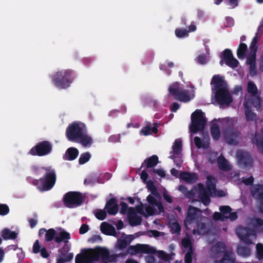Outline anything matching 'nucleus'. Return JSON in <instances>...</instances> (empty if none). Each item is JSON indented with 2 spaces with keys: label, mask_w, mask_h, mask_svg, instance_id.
<instances>
[{
  "label": "nucleus",
  "mask_w": 263,
  "mask_h": 263,
  "mask_svg": "<svg viewBox=\"0 0 263 263\" xmlns=\"http://www.w3.org/2000/svg\"><path fill=\"white\" fill-rule=\"evenodd\" d=\"M95 215L98 219L103 220L107 216V212L104 210H99L96 212Z\"/></svg>",
  "instance_id": "3c124183"
},
{
  "label": "nucleus",
  "mask_w": 263,
  "mask_h": 263,
  "mask_svg": "<svg viewBox=\"0 0 263 263\" xmlns=\"http://www.w3.org/2000/svg\"><path fill=\"white\" fill-rule=\"evenodd\" d=\"M182 246L185 248H189V250L193 251L192 243L187 238H184L181 240Z\"/></svg>",
  "instance_id": "864d4df0"
},
{
  "label": "nucleus",
  "mask_w": 263,
  "mask_h": 263,
  "mask_svg": "<svg viewBox=\"0 0 263 263\" xmlns=\"http://www.w3.org/2000/svg\"><path fill=\"white\" fill-rule=\"evenodd\" d=\"M211 134L212 138L215 140H218L220 137V130L218 125L213 124L211 127Z\"/></svg>",
  "instance_id": "c9c22d12"
},
{
  "label": "nucleus",
  "mask_w": 263,
  "mask_h": 263,
  "mask_svg": "<svg viewBox=\"0 0 263 263\" xmlns=\"http://www.w3.org/2000/svg\"><path fill=\"white\" fill-rule=\"evenodd\" d=\"M70 239V235L68 232L63 230L58 234L53 228H50L47 230L45 234V240L47 242L54 240L55 242L60 243L63 241H64V240H69Z\"/></svg>",
  "instance_id": "1a4fd4ad"
},
{
  "label": "nucleus",
  "mask_w": 263,
  "mask_h": 263,
  "mask_svg": "<svg viewBox=\"0 0 263 263\" xmlns=\"http://www.w3.org/2000/svg\"><path fill=\"white\" fill-rule=\"evenodd\" d=\"M125 241L123 239H119L117 242L116 248L120 250L125 249L128 246V243Z\"/></svg>",
  "instance_id": "8fccbe9b"
},
{
  "label": "nucleus",
  "mask_w": 263,
  "mask_h": 263,
  "mask_svg": "<svg viewBox=\"0 0 263 263\" xmlns=\"http://www.w3.org/2000/svg\"><path fill=\"white\" fill-rule=\"evenodd\" d=\"M259 39L256 35H255L252 39L249 46L250 52L257 53L258 49V42Z\"/></svg>",
  "instance_id": "4c0bfd02"
},
{
  "label": "nucleus",
  "mask_w": 263,
  "mask_h": 263,
  "mask_svg": "<svg viewBox=\"0 0 263 263\" xmlns=\"http://www.w3.org/2000/svg\"><path fill=\"white\" fill-rule=\"evenodd\" d=\"M196 62L199 64L204 65L206 64L208 59L206 55L205 54H200L195 59Z\"/></svg>",
  "instance_id": "603ef678"
},
{
  "label": "nucleus",
  "mask_w": 263,
  "mask_h": 263,
  "mask_svg": "<svg viewBox=\"0 0 263 263\" xmlns=\"http://www.w3.org/2000/svg\"><path fill=\"white\" fill-rule=\"evenodd\" d=\"M9 211V208L6 204L0 203V215H6Z\"/></svg>",
  "instance_id": "5fc2aeb1"
},
{
  "label": "nucleus",
  "mask_w": 263,
  "mask_h": 263,
  "mask_svg": "<svg viewBox=\"0 0 263 263\" xmlns=\"http://www.w3.org/2000/svg\"><path fill=\"white\" fill-rule=\"evenodd\" d=\"M109 215H115L119 211V206L117 203V200L115 198H111L108 200L104 207Z\"/></svg>",
  "instance_id": "6ab92c4d"
},
{
  "label": "nucleus",
  "mask_w": 263,
  "mask_h": 263,
  "mask_svg": "<svg viewBox=\"0 0 263 263\" xmlns=\"http://www.w3.org/2000/svg\"><path fill=\"white\" fill-rule=\"evenodd\" d=\"M256 256L259 260L263 259V245L261 243L256 245Z\"/></svg>",
  "instance_id": "09e8293b"
},
{
  "label": "nucleus",
  "mask_w": 263,
  "mask_h": 263,
  "mask_svg": "<svg viewBox=\"0 0 263 263\" xmlns=\"http://www.w3.org/2000/svg\"><path fill=\"white\" fill-rule=\"evenodd\" d=\"M219 210L223 215L227 216L232 211V209L229 205H223L220 207Z\"/></svg>",
  "instance_id": "6e6d98bb"
},
{
  "label": "nucleus",
  "mask_w": 263,
  "mask_h": 263,
  "mask_svg": "<svg viewBox=\"0 0 263 263\" xmlns=\"http://www.w3.org/2000/svg\"><path fill=\"white\" fill-rule=\"evenodd\" d=\"M41 250L39 240H36L33 243L32 252L34 254L39 253Z\"/></svg>",
  "instance_id": "680f3d73"
},
{
  "label": "nucleus",
  "mask_w": 263,
  "mask_h": 263,
  "mask_svg": "<svg viewBox=\"0 0 263 263\" xmlns=\"http://www.w3.org/2000/svg\"><path fill=\"white\" fill-rule=\"evenodd\" d=\"M236 233L240 239L248 245L252 243L250 239V236L255 235L254 230L242 227H239L237 228Z\"/></svg>",
  "instance_id": "4468645a"
},
{
  "label": "nucleus",
  "mask_w": 263,
  "mask_h": 263,
  "mask_svg": "<svg viewBox=\"0 0 263 263\" xmlns=\"http://www.w3.org/2000/svg\"><path fill=\"white\" fill-rule=\"evenodd\" d=\"M158 126L159 124L157 123H152L147 122L146 125L141 129L140 134L145 136L150 135L152 133L157 134Z\"/></svg>",
  "instance_id": "a211bd4d"
},
{
  "label": "nucleus",
  "mask_w": 263,
  "mask_h": 263,
  "mask_svg": "<svg viewBox=\"0 0 263 263\" xmlns=\"http://www.w3.org/2000/svg\"><path fill=\"white\" fill-rule=\"evenodd\" d=\"M213 248H215L217 252H224L226 250V245L222 242H218Z\"/></svg>",
  "instance_id": "4d7b16f0"
},
{
  "label": "nucleus",
  "mask_w": 263,
  "mask_h": 263,
  "mask_svg": "<svg viewBox=\"0 0 263 263\" xmlns=\"http://www.w3.org/2000/svg\"><path fill=\"white\" fill-rule=\"evenodd\" d=\"M158 162V157L156 155H154L144 160V162L142 164L141 168L142 167L144 164H146L147 168H151L156 166Z\"/></svg>",
  "instance_id": "c85d7f7f"
},
{
  "label": "nucleus",
  "mask_w": 263,
  "mask_h": 263,
  "mask_svg": "<svg viewBox=\"0 0 263 263\" xmlns=\"http://www.w3.org/2000/svg\"><path fill=\"white\" fill-rule=\"evenodd\" d=\"M73 257V253H69V255L67 258H59L57 259L56 263H65V262H68L70 261Z\"/></svg>",
  "instance_id": "e2e57ef3"
},
{
  "label": "nucleus",
  "mask_w": 263,
  "mask_h": 263,
  "mask_svg": "<svg viewBox=\"0 0 263 263\" xmlns=\"http://www.w3.org/2000/svg\"><path fill=\"white\" fill-rule=\"evenodd\" d=\"M100 257H101L103 261H108L109 262L114 261L116 258L114 256H110V252L107 249L99 248L91 256L90 260V261L92 260L97 261Z\"/></svg>",
  "instance_id": "ddd939ff"
},
{
  "label": "nucleus",
  "mask_w": 263,
  "mask_h": 263,
  "mask_svg": "<svg viewBox=\"0 0 263 263\" xmlns=\"http://www.w3.org/2000/svg\"><path fill=\"white\" fill-rule=\"evenodd\" d=\"M185 263H192V251L188 250L184 257Z\"/></svg>",
  "instance_id": "0e129e2a"
},
{
  "label": "nucleus",
  "mask_w": 263,
  "mask_h": 263,
  "mask_svg": "<svg viewBox=\"0 0 263 263\" xmlns=\"http://www.w3.org/2000/svg\"><path fill=\"white\" fill-rule=\"evenodd\" d=\"M219 263H235V259L229 252H226Z\"/></svg>",
  "instance_id": "ea45409f"
},
{
  "label": "nucleus",
  "mask_w": 263,
  "mask_h": 263,
  "mask_svg": "<svg viewBox=\"0 0 263 263\" xmlns=\"http://www.w3.org/2000/svg\"><path fill=\"white\" fill-rule=\"evenodd\" d=\"M82 193L79 192L70 191L66 193L63 197V202L68 208L72 209L80 206L84 201Z\"/></svg>",
  "instance_id": "6e6552de"
},
{
  "label": "nucleus",
  "mask_w": 263,
  "mask_h": 263,
  "mask_svg": "<svg viewBox=\"0 0 263 263\" xmlns=\"http://www.w3.org/2000/svg\"><path fill=\"white\" fill-rule=\"evenodd\" d=\"M191 121L190 130L192 133L196 134L204 129L206 121L201 110L196 109L192 114Z\"/></svg>",
  "instance_id": "39448f33"
},
{
  "label": "nucleus",
  "mask_w": 263,
  "mask_h": 263,
  "mask_svg": "<svg viewBox=\"0 0 263 263\" xmlns=\"http://www.w3.org/2000/svg\"><path fill=\"white\" fill-rule=\"evenodd\" d=\"M246 63L248 65L256 63V53L249 52L247 57Z\"/></svg>",
  "instance_id": "c03bdc74"
},
{
  "label": "nucleus",
  "mask_w": 263,
  "mask_h": 263,
  "mask_svg": "<svg viewBox=\"0 0 263 263\" xmlns=\"http://www.w3.org/2000/svg\"><path fill=\"white\" fill-rule=\"evenodd\" d=\"M240 133L234 128L227 129L224 133L225 139L229 144L236 145L238 144Z\"/></svg>",
  "instance_id": "2eb2a0df"
},
{
  "label": "nucleus",
  "mask_w": 263,
  "mask_h": 263,
  "mask_svg": "<svg viewBox=\"0 0 263 263\" xmlns=\"http://www.w3.org/2000/svg\"><path fill=\"white\" fill-rule=\"evenodd\" d=\"M254 228L260 227L263 226V219L260 218H255L252 220Z\"/></svg>",
  "instance_id": "13d9d810"
},
{
  "label": "nucleus",
  "mask_w": 263,
  "mask_h": 263,
  "mask_svg": "<svg viewBox=\"0 0 263 263\" xmlns=\"http://www.w3.org/2000/svg\"><path fill=\"white\" fill-rule=\"evenodd\" d=\"M169 93L173 96L174 99L182 102H189L193 98L190 95V91L187 89H181L180 84L178 82H175L171 84L168 88Z\"/></svg>",
  "instance_id": "0eeeda50"
},
{
  "label": "nucleus",
  "mask_w": 263,
  "mask_h": 263,
  "mask_svg": "<svg viewBox=\"0 0 263 263\" xmlns=\"http://www.w3.org/2000/svg\"><path fill=\"white\" fill-rule=\"evenodd\" d=\"M252 194L259 201V211L263 213V185H257L252 191Z\"/></svg>",
  "instance_id": "aec40b11"
},
{
  "label": "nucleus",
  "mask_w": 263,
  "mask_h": 263,
  "mask_svg": "<svg viewBox=\"0 0 263 263\" xmlns=\"http://www.w3.org/2000/svg\"><path fill=\"white\" fill-rule=\"evenodd\" d=\"M248 51V46L246 44L240 43L237 49V55L239 59L243 60L246 57Z\"/></svg>",
  "instance_id": "2f4dec72"
},
{
  "label": "nucleus",
  "mask_w": 263,
  "mask_h": 263,
  "mask_svg": "<svg viewBox=\"0 0 263 263\" xmlns=\"http://www.w3.org/2000/svg\"><path fill=\"white\" fill-rule=\"evenodd\" d=\"M100 230L104 234L114 236L117 235V232L115 227L107 222H102L100 226Z\"/></svg>",
  "instance_id": "412c9836"
},
{
  "label": "nucleus",
  "mask_w": 263,
  "mask_h": 263,
  "mask_svg": "<svg viewBox=\"0 0 263 263\" xmlns=\"http://www.w3.org/2000/svg\"><path fill=\"white\" fill-rule=\"evenodd\" d=\"M189 31L186 29L177 28L175 30V35L177 37L181 38L189 35Z\"/></svg>",
  "instance_id": "de8ad7c7"
},
{
  "label": "nucleus",
  "mask_w": 263,
  "mask_h": 263,
  "mask_svg": "<svg viewBox=\"0 0 263 263\" xmlns=\"http://www.w3.org/2000/svg\"><path fill=\"white\" fill-rule=\"evenodd\" d=\"M194 141L196 146L198 148H201L203 147V148H208L209 147V142L202 143L200 138L199 137H195L194 139Z\"/></svg>",
  "instance_id": "a19ab883"
},
{
  "label": "nucleus",
  "mask_w": 263,
  "mask_h": 263,
  "mask_svg": "<svg viewBox=\"0 0 263 263\" xmlns=\"http://www.w3.org/2000/svg\"><path fill=\"white\" fill-rule=\"evenodd\" d=\"M179 176L181 179L188 183H194L198 179L197 174L195 173L181 172Z\"/></svg>",
  "instance_id": "4be33fe9"
},
{
  "label": "nucleus",
  "mask_w": 263,
  "mask_h": 263,
  "mask_svg": "<svg viewBox=\"0 0 263 263\" xmlns=\"http://www.w3.org/2000/svg\"><path fill=\"white\" fill-rule=\"evenodd\" d=\"M147 201L150 204L153 205H157L158 203L157 199L151 195H149L147 197Z\"/></svg>",
  "instance_id": "338daca9"
},
{
  "label": "nucleus",
  "mask_w": 263,
  "mask_h": 263,
  "mask_svg": "<svg viewBox=\"0 0 263 263\" xmlns=\"http://www.w3.org/2000/svg\"><path fill=\"white\" fill-rule=\"evenodd\" d=\"M261 101L260 95H258L256 97L252 98V103L257 110H258L261 107Z\"/></svg>",
  "instance_id": "49530a36"
},
{
  "label": "nucleus",
  "mask_w": 263,
  "mask_h": 263,
  "mask_svg": "<svg viewBox=\"0 0 263 263\" xmlns=\"http://www.w3.org/2000/svg\"><path fill=\"white\" fill-rule=\"evenodd\" d=\"M146 186L147 189L149 190L152 194H154L156 192V187L152 180H149L147 182Z\"/></svg>",
  "instance_id": "052dcab7"
},
{
  "label": "nucleus",
  "mask_w": 263,
  "mask_h": 263,
  "mask_svg": "<svg viewBox=\"0 0 263 263\" xmlns=\"http://www.w3.org/2000/svg\"><path fill=\"white\" fill-rule=\"evenodd\" d=\"M252 142L256 145L258 149L263 154V135L255 134Z\"/></svg>",
  "instance_id": "7c9ffc66"
},
{
  "label": "nucleus",
  "mask_w": 263,
  "mask_h": 263,
  "mask_svg": "<svg viewBox=\"0 0 263 263\" xmlns=\"http://www.w3.org/2000/svg\"><path fill=\"white\" fill-rule=\"evenodd\" d=\"M213 219L215 220H224L225 219V216L223 215L221 213L215 212L213 215Z\"/></svg>",
  "instance_id": "69168bd1"
},
{
  "label": "nucleus",
  "mask_w": 263,
  "mask_h": 263,
  "mask_svg": "<svg viewBox=\"0 0 263 263\" xmlns=\"http://www.w3.org/2000/svg\"><path fill=\"white\" fill-rule=\"evenodd\" d=\"M236 157L240 166L243 168H250L253 163V159L247 152L238 151L236 153Z\"/></svg>",
  "instance_id": "9b49d317"
},
{
  "label": "nucleus",
  "mask_w": 263,
  "mask_h": 263,
  "mask_svg": "<svg viewBox=\"0 0 263 263\" xmlns=\"http://www.w3.org/2000/svg\"><path fill=\"white\" fill-rule=\"evenodd\" d=\"M249 73L251 76L254 77L257 74L256 63L250 65L249 68Z\"/></svg>",
  "instance_id": "bf43d9fd"
},
{
  "label": "nucleus",
  "mask_w": 263,
  "mask_h": 263,
  "mask_svg": "<svg viewBox=\"0 0 263 263\" xmlns=\"http://www.w3.org/2000/svg\"><path fill=\"white\" fill-rule=\"evenodd\" d=\"M198 185V198L204 205L208 206L210 203L211 199L210 196L212 195V194H210L202 184L199 183Z\"/></svg>",
  "instance_id": "f3484780"
},
{
  "label": "nucleus",
  "mask_w": 263,
  "mask_h": 263,
  "mask_svg": "<svg viewBox=\"0 0 263 263\" xmlns=\"http://www.w3.org/2000/svg\"><path fill=\"white\" fill-rule=\"evenodd\" d=\"M216 179L212 176L209 175L206 177V189L210 194H213L216 191Z\"/></svg>",
  "instance_id": "bb28decb"
},
{
  "label": "nucleus",
  "mask_w": 263,
  "mask_h": 263,
  "mask_svg": "<svg viewBox=\"0 0 263 263\" xmlns=\"http://www.w3.org/2000/svg\"><path fill=\"white\" fill-rule=\"evenodd\" d=\"M31 170L35 175H41L42 170L45 171L43 176L39 179H34L31 183L36 186L40 191H47L50 190L54 185L57 175L55 171L51 166L39 167L36 165L31 166Z\"/></svg>",
  "instance_id": "f257e3e1"
},
{
  "label": "nucleus",
  "mask_w": 263,
  "mask_h": 263,
  "mask_svg": "<svg viewBox=\"0 0 263 263\" xmlns=\"http://www.w3.org/2000/svg\"><path fill=\"white\" fill-rule=\"evenodd\" d=\"M73 75L74 72L71 70H63L56 72L52 77V81L57 88L66 89L69 87L72 83Z\"/></svg>",
  "instance_id": "7ed1b4c3"
},
{
  "label": "nucleus",
  "mask_w": 263,
  "mask_h": 263,
  "mask_svg": "<svg viewBox=\"0 0 263 263\" xmlns=\"http://www.w3.org/2000/svg\"><path fill=\"white\" fill-rule=\"evenodd\" d=\"M75 262L76 263H90V260L85 255L80 253L76 255Z\"/></svg>",
  "instance_id": "58836bf2"
},
{
  "label": "nucleus",
  "mask_w": 263,
  "mask_h": 263,
  "mask_svg": "<svg viewBox=\"0 0 263 263\" xmlns=\"http://www.w3.org/2000/svg\"><path fill=\"white\" fill-rule=\"evenodd\" d=\"M170 231L172 234H179L181 231V227L177 221L174 222L170 224Z\"/></svg>",
  "instance_id": "37998d69"
},
{
  "label": "nucleus",
  "mask_w": 263,
  "mask_h": 263,
  "mask_svg": "<svg viewBox=\"0 0 263 263\" xmlns=\"http://www.w3.org/2000/svg\"><path fill=\"white\" fill-rule=\"evenodd\" d=\"M63 241L65 244L62 248L58 250V252L60 256L62 257V258H67L69 255V253L68 254V253L70 251V246L68 244V240H64Z\"/></svg>",
  "instance_id": "f704fd0d"
},
{
  "label": "nucleus",
  "mask_w": 263,
  "mask_h": 263,
  "mask_svg": "<svg viewBox=\"0 0 263 263\" xmlns=\"http://www.w3.org/2000/svg\"><path fill=\"white\" fill-rule=\"evenodd\" d=\"M1 236L5 240L15 239L17 236V233L15 231H11L7 228L4 229L2 233Z\"/></svg>",
  "instance_id": "72a5a7b5"
},
{
  "label": "nucleus",
  "mask_w": 263,
  "mask_h": 263,
  "mask_svg": "<svg viewBox=\"0 0 263 263\" xmlns=\"http://www.w3.org/2000/svg\"><path fill=\"white\" fill-rule=\"evenodd\" d=\"M87 133L83 134L82 137L78 139L79 140V142L84 147H90L93 141L91 137L87 135Z\"/></svg>",
  "instance_id": "c756f323"
},
{
  "label": "nucleus",
  "mask_w": 263,
  "mask_h": 263,
  "mask_svg": "<svg viewBox=\"0 0 263 263\" xmlns=\"http://www.w3.org/2000/svg\"><path fill=\"white\" fill-rule=\"evenodd\" d=\"M142 222V218L139 216L134 215L129 217V223L132 226L140 225Z\"/></svg>",
  "instance_id": "a18cd8bd"
},
{
  "label": "nucleus",
  "mask_w": 263,
  "mask_h": 263,
  "mask_svg": "<svg viewBox=\"0 0 263 263\" xmlns=\"http://www.w3.org/2000/svg\"><path fill=\"white\" fill-rule=\"evenodd\" d=\"M182 151V142L180 140H176L173 146V151L171 153H173L172 155L169 156V158L174 160L176 163L175 158L180 154Z\"/></svg>",
  "instance_id": "b1692460"
},
{
  "label": "nucleus",
  "mask_w": 263,
  "mask_h": 263,
  "mask_svg": "<svg viewBox=\"0 0 263 263\" xmlns=\"http://www.w3.org/2000/svg\"><path fill=\"white\" fill-rule=\"evenodd\" d=\"M91 158V155L89 152H85L81 154L79 159V163L84 164L88 162Z\"/></svg>",
  "instance_id": "79ce46f5"
},
{
  "label": "nucleus",
  "mask_w": 263,
  "mask_h": 263,
  "mask_svg": "<svg viewBox=\"0 0 263 263\" xmlns=\"http://www.w3.org/2000/svg\"><path fill=\"white\" fill-rule=\"evenodd\" d=\"M121 205V209H120V213L122 214H125L126 213L127 209H128V205L126 203L124 202H121L120 203Z\"/></svg>",
  "instance_id": "774afa93"
},
{
  "label": "nucleus",
  "mask_w": 263,
  "mask_h": 263,
  "mask_svg": "<svg viewBox=\"0 0 263 263\" xmlns=\"http://www.w3.org/2000/svg\"><path fill=\"white\" fill-rule=\"evenodd\" d=\"M84 133H87L86 125L81 122H73L66 128V135L68 140L73 141L81 138Z\"/></svg>",
  "instance_id": "20e7f679"
},
{
  "label": "nucleus",
  "mask_w": 263,
  "mask_h": 263,
  "mask_svg": "<svg viewBox=\"0 0 263 263\" xmlns=\"http://www.w3.org/2000/svg\"><path fill=\"white\" fill-rule=\"evenodd\" d=\"M247 90L252 97H255L259 95L256 85L253 81H249L247 83Z\"/></svg>",
  "instance_id": "473e14b6"
},
{
  "label": "nucleus",
  "mask_w": 263,
  "mask_h": 263,
  "mask_svg": "<svg viewBox=\"0 0 263 263\" xmlns=\"http://www.w3.org/2000/svg\"><path fill=\"white\" fill-rule=\"evenodd\" d=\"M200 209L190 205L189 206L185 219L184 221L185 229L188 230H191L193 225L198 220L199 213Z\"/></svg>",
  "instance_id": "9d476101"
},
{
  "label": "nucleus",
  "mask_w": 263,
  "mask_h": 263,
  "mask_svg": "<svg viewBox=\"0 0 263 263\" xmlns=\"http://www.w3.org/2000/svg\"><path fill=\"white\" fill-rule=\"evenodd\" d=\"M211 84L214 85L216 102L220 105H229L232 102L233 99L224 79L219 75H214L212 78Z\"/></svg>",
  "instance_id": "f03ea898"
},
{
  "label": "nucleus",
  "mask_w": 263,
  "mask_h": 263,
  "mask_svg": "<svg viewBox=\"0 0 263 263\" xmlns=\"http://www.w3.org/2000/svg\"><path fill=\"white\" fill-rule=\"evenodd\" d=\"M237 253L242 256L247 257L251 253V250L248 246H239L237 249Z\"/></svg>",
  "instance_id": "e433bc0d"
},
{
  "label": "nucleus",
  "mask_w": 263,
  "mask_h": 263,
  "mask_svg": "<svg viewBox=\"0 0 263 263\" xmlns=\"http://www.w3.org/2000/svg\"><path fill=\"white\" fill-rule=\"evenodd\" d=\"M245 113L246 120L248 122H256L257 115L252 111L251 107L246 104L245 105Z\"/></svg>",
  "instance_id": "cd10ccee"
},
{
  "label": "nucleus",
  "mask_w": 263,
  "mask_h": 263,
  "mask_svg": "<svg viewBox=\"0 0 263 263\" xmlns=\"http://www.w3.org/2000/svg\"><path fill=\"white\" fill-rule=\"evenodd\" d=\"M53 145L51 142L43 140L37 143L28 152V154L33 156L43 157L50 154L52 151Z\"/></svg>",
  "instance_id": "423d86ee"
},
{
  "label": "nucleus",
  "mask_w": 263,
  "mask_h": 263,
  "mask_svg": "<svg viewBox=\"0 0 263 263\" xmlns=\"http://www.w3.org/2000/svg\"><path fill=\"white\" fill-rule=\"evenodd\" d=\"M217 164L219 168L223 171H229L232 168L229 161L222 155L218 158Z\"/></svg>",
  "instance_id": "a878e982"
},
{
  "label": "nucleus",
  "mask_w": 263,
  "mask_h": 263,
  "mask_svg": "<svg viewBox=\"0 0 263 263\" xmlns=\"http://www.w3.org/2000/svg\"><path fill=\"white\" fill-rule=\"evenodd\" d=\"M79 151L75 147L68 148L63 156L65 160L72 161L76 159L79 155Z\"/></svg>",
  "instance_id": "393cba45"
},
{
  "label": "nucleus",
  "mask_w": 263,
  "mask_h": 263,
  "mask_svg": "<svg viewBox=\"0 0 263 263\" xmlns=\"http://www.w3.org/2000/svg\"><path fill=\"white\" fill-rule=\"evenodd\" d=\"M128 251L132 255L139 253L154 254L156 252V250L155 248L151 247L148 245L137 244L135 246H130L128 248Z\"/></svg>",
  "instance_id": "f8f14e48"
},
{
  "label": "nucleus",
  "mask_w": 263,
  "mask_h": 263,
  "mask_svg": "<svg viewBox=\"0 0 263 263\" xmlns=\"http://www.w3.org/2000/svg\"><path fill=\"white\" fill-rule=\"evenodd\" d=\"M221 58L229 67L232 68H235L238 67L239 62L233 57L232 51L231 49H224L222 52Z\"/></svg>",
  "instance_id": "dca6fc26"
},
{
  "label": "nucleus",
  "mask_w": 263,
  "mask_h": 263,
  "mask_svg": "<svg viewBox=\"0 0 263 263\" xmlns=\"http://www.w3.org/2000/svg\"><path fill=\"white\" fill-rule=\"evenodd\" d=\"M192 233L194 234L197 233L199 235L204 234L206 232V226L205 223L199 220L197 221L193 225Z\"/></svg>",
  "instance_id": "5701e85b"
}]
</instances>
